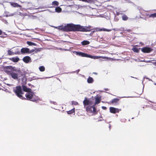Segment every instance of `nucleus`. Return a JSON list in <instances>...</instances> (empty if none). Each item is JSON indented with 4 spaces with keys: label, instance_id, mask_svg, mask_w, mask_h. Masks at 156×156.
Masks as SVG:
<instances>
[{
    "label": "nucleus",
    "instance_id": "nucleus-1",
    "mask_svg": "<svg viewBox=\"0 0 156 156\" xmlns=\"http://www.w3.org/2000/svg\"><path fill=\"white\" fill-rule=\"evenodd\" d=\"M3 68L7 75L11 76L14 79H17L23 75L21 70L15 67L11 66H4Z\"/></svg>",
    "mask_w": 156,
    "mask_h": 156
},
{
    "label": "nucleus",
    "instance_id": "nucleus-2",
    "mask_svg": "<svg viewBox=\"0 0 156 156\" xmlns=\"http://www.w3.org/2000/svg\"><path fill=\"white\" fill-rule=\"evenodd\" d=\"M65 26V31L87 32L91 30L90 27H83L80 25H75L73 23L67 24Z\"/></svg>",
    "mask_w": 156,
    "mask_h": 156
},
{
    "label": "nucleus",
    "instance_id": "nucleus-3",
    "mask_svg": "<svg viewBox=\"0 0 156 156\" xmlns=\"http://www.w3.org/2000/svg\"><path fill=\"white\" fill-rule=\"evenodd\" d=\"M26 99L33 102H37L40 100L38 96L35 95L33 92H29L25 94Z\"/></svg>",
    "mask_w": 156,
    "mask_h": 156
},
{
    "label": "nucleus",
    "instance_id": "nucleus-4",
    "mask_svg": "<svg viewBox=\"0 0 156 156\" xmlns=\"http://www.w3.org/2000/svg\"><path fill=\"white\" fill-rule=\"evenodd\" d=\"M13 92L15 93L16 96L20 98L23 100L26 99V98L23 97L22 95L23 94V92L21 86H16L15 89H14Z\"/></svg>",
    "mask_w": 156,
    "mask_h": 156
},
{
    "label": "nucleus",
    "instance_id": "nucleus-5",
    "mask_svg": "<svg viewBox=\"0 0 156 156\" xmlns=\"http://www.w3.org/2000/svg\"><path fill=\"white\" fill-rule=\"evenodd\" d=\"M76 53L77 55H78L83 57H86L94 59H97L101 57V56H92L90 55L87 54L86 53H83L82 52H76Z\"/></svg>",
    "mask_w": 156,
    "mask_h": 156
},
{
    "label": "nucleus",
    "instance_id": "nucleus-6",
    "mask_svg": "<svg viewBox=\"0 0 156 156\" xmlns=\"http://www.w3.org/2000/svg\"><path fill=\"white\" fill-rule=\"evenodd\" d=\"M110 112L112 113L115 114L116 113H119L121 111V109H119L117 108H115L113 107H110L109 108Z\"/></svg>",
    "mask_w": 156,
    "mask_h": 156
},
{
    "label": "nucleus",
    "instance_id": "nucleus-7",
    "mask_svg": "<svg viewBox=\"0 0 156 156\" xmlns=\"http://www.w3.org/2000/svg\"><path fill=\"white\" fill-rule=\"evenodd\" d=\"M152 49L150 48L144 47L141 49V51L144 53H149L152 51Z\"/></svg>",
    "mask_w": 156,
    "mask_h": 156
},
{
    "label": "nucleus",
    "instance_id": "nucleus-8",
    "mask_svg": "<svg viewBox=\"0 0 156 156\" xmlns=\"http://www.w3.org/2000/svg\"><path fill=\"white\" fill-rule=\"evenodd\" d=\"M23 61L26 63H28L29 62H31V59L30 57L29 56H26L24 57L23 59Z\"/></svg>",
    "mask_w": 156,
    "mask_h": 156
},
{
    "label": "nucleus",
    "instance_id": "nucleus-9",
    "mask_svg": "<svg viewBox=\"0 0 156 156\" xmlns=\"http://www.w3.org/2000/svg\"><path fill=\"white\" fill-rule=\"evenodd\" d=\"M83 104L84 106H85L88 105H91L92 103L91 101L87 99L86 98H85L83 101Z\"/></svg>",
    "mask_w": 156,
    "mask_h": 156
},
{
    "label": "nucleus",
    "instance_id": "nucleus-10",
    "mask_svg": "<svg viewBox=\"0 0 156 156\" xmlns=\"http://www.w3.org/2000/svg\"><path fill=\"white\" fill-rule=\"evenodd\" d=\"M29 49L27 48H23L21 50V52L22 54L29 53Z\"/></svg>",
    "mask_w": 156,
    "mask_h": 156
},
{
    "label": "nucleus",
    "instance_id": "nucleus-11",
    "mask_svg": "<svg viewBox=\"0 0 156 156\" xmlns=\"http://www.w3.org/2000/svg\"><path fill=\"white\" fill-rule=\"evenodd\" d=\"M9 59L14 62H17L20 60V59L18 57L10 58Z\"/></svg>",
    "mask_w": 156,
    "mask_h": 156
},
{
    "label": "nucleus",
    "instance_id": "nucleus-12",
    "mask_svg": "<svg viewBox=\"0 0 156 156\" xmlns=\"http://www.w3.org/2000/svg\"><path fill=\"white\" fill-rule=\"evenodd\" d=\"M119 101V99L116 98L112 99V100L110 101V103L111 104H116Z\"/></svg>",
    "mask_w": 156,
    "mask_h": 156
},
{
    "label": "nucleus",
    "instance_id": "nucleus-13",
    "mask_svg": "<svg viewBox=\"0 0 156 156\" xmlns=\"http://www.w3.org/2000/svg\"><path fill=\"white\" fill-rule=\"evenodd\" d=\"M7 54L8 55H11L15 54H20V52L19 51L18 52H16L15 53H14L12 51H11L10 50H8L7 51Z\"/></svg>",
    "mask_w": 156,
    "mask_h": 156
},
{
    "label": "nucleus",
    "instance_id": "nucleus-14",
    "mask_svg": "<svg viewBox=\"0 0 156 156\" xmlns=\"http://www.w3.org/2000/svg\"><path fill=\"white\" fill-rule=\"evenodd\" d=\"M10 4L11 6L14 7H21V6L20 5H19L16 3L11 2H10Z\"/></svg>",
    "mask_w": 156,
    "mask_h": 156
},
{
    "label": "nucleus",
    "instance_id": "nucleus-15",
    "mask_svg": "<svg viewBox=\"0 0 156 156\" xmlns=\"http://www.w3.org/2000/svg\"><path fill=\"white\" fill-rule=\"evenodd\" d=\"M92 108H93L92 106L89 105L86 107V110L87 112L90 113H92Z\"/></svg>",
    "mask_w": 156,
    "mask_h": 156
},
{
    "label": "nucleus",
    "instance_id": "nucleus-16",
    "mask_svg": "<svg viewBox=\"0 0 156 156\" xmlns=\"http://www.w3.org/2000/svg\"><path fill=\"white\" fill-rule=\"evenodd\" d=\"M23 90L25 92H30L31 89L30 88H28L27 86H22Z\"/></svg>",
    "mask_w": 156,
    "mask_h": 156
},
{
    "label": "nucleus",
    "instance_id": "nucleus-17",
    "mask_svg": "<svg viewBox=\"0 0 156 156\" xmlns=\"http://www.w3.org/2000/svg\"><path fill=\"white\" fill-rule=\"evenodd\" d=\"M101 100V99L100 97H98L96 98H95V105L99 103L100 102Z\"/></svg>",
    "mask_w": 156,
    "mask_h": 156
},
{
    "label": "nucleus",
    "instance_id": "nucleus-18",
    "mask_svg": "<svg viewBox=\"0 0 156 156\" xmlns=\"http://www.w3.org/2000/svg\"><path fill=\"white\" fill-rule=\"evenodd\" d=\"M94 81V80L93 78L90 76H89L87 79V82L89 83H93Z\"/></svg>",
    "mask_w": 156,
    "mask_h": 156
},
{
    "label": "nucleus",
    "instance_id": "nucleus-19",
    "mask_svg": "<svg viewBox=\"0 0 156 156\" xmlns=\"http://www.w3.org/2000/svg\"><path fill=\"white\" fill-rule=\"evenodd\" d=\"M81 43L84 46L89 44H90V42L87 41H83Z\"/></svg>",
    "mask_w": 156,
    "mask_h": 156
},
{
    "label": "nucleus",
    "instance_id": "nucleus-20",
    "mask_svg": "<svg viewBox=\"0 0 156 156\" xmlns=\"http://www.w3.org/2000/svg\"><path fill=\"white\" fill-rule=\"evenodd\" d=\"M62 10V8L59 7H57L55 9V12L58 13H59L61 12Z\"/></svg>",
    "mask_w": 156,
    "mask_h": 156
},
{
    "label": "nucleus",
    "instance_id": "nucleus-21",
    "mask_svg": "<svg viewBox=\"0 0 156 156\" xmlns=\"http://www.w3.org/2000/svg\"><path fill=\"white\" fill-rule=\"evenodd\" d=\"M140 48H137L134 47L132 49V50L135 52L138 53L139 52Z\"/></svg>",
    "mask_w": 156,
    "mask_h": 156
},
{
    "label": "nucleus",
    "instance_id": "nucleus-22",
    "mask_svg": "<svg viewBox=\"0 0 156 156\" xmlns=\"http://www.w3.org/2000/svg\"><path fill=\"white\" fill-rule=\"evenodd\" d=\"M27 44L30 46H32V45H34V46H36V44L33 42L29 41H27Z\"/></svg>",
    "mask_w": 156,
    "mask_h": 156
},
{
    "label": "nucleus",
    "instance_id": "nucleus-23",
    "mask_svg": "<svg viewBox=\"0 0 156 156\" xmlns=\"http://www.w3.org/2000/svg\"><path fill=\"white\" fill-rule=\"evenodd\" d=\"M67 112L68 114H71L75 112V108H73L71 110L67 111Z\"/></svg>",
    "mask_w": 156,
    "mask_h": 156
},
{
    "label": "nucleus",
    "instance_id": "nucleus-24",
    "mask_svg": "<svg viewBox=\"0 0 156 156\" xmlns=\"http://www.w3.org/2000/svg\"><path fill=\"white\" fill-rule=\"evenodd\" d=\"M122 20H123L126 21L128 19V17L125 14H124L122 16Z\"/></svg>",
    "mask_w": 156,
    "mask_h": 156
},
{
    "label": "nucleus",
    "instance_id": "nucleus-25",
    "mask_svg": "<svg viewBox=\"0 0 156 156\" xmlns=\"http://www.w3.org/2000/svg\"><path fill=\"white\" fill-rule=\"evenodd\" d=\"M40 71L41 72H44L45 70V67L43 66H41L39 67Z\"/></svg>",
    "mask_w": 156,
    "mask_h": 156
},
{
    "label": "nucleus",
    "instance_id": "nucleus-26",
    "mask_svg": "<svg viewBox=\"0 0 156 156\" xmlns=\"http://www.w3.org/2000/svg\"><path fill=\"white\" fill-rule=\"evenodd\" d=\"M52 5L57 6L59 5V3L57 1H54L52 2Z\"/></svg>",
    "mask_w": 156,
    "mask_h": 156
},
{
    "label": "nucleus",
    "instance_id": "nucleus-27",
    "mask_svg": "<svg viewBox=\"0 0 156 156\" xmlns=\"http://www.w3.org/2000/svg\"><path fill=\"white\" fill-rule=\"evenodd\" d=\"M65 26H59L58 27V29L59 30H62V31H65Z\"/></svg>",
    "mask_w": 156,
    "mask_h": 156
},
{
    "label": "nucleus",
    "instance_id": "nucleus-28",
    "mask_svg": "<svg viewBox=\"0 0 156 156\" xmlns=\"http://www.w3.org/2000/svg\"><path fill=\"white\" fill-rule=\"evenodd\" d=\"M149 17H152V18H156V13H154L153 14H151L149 16Z\"/></svg>",
    "mask_w": 156,
    "mask_h": 156
},
{
    "label": "nucleus",
    "instance_id": "nucleus-29",
    "mask_svg": "<svg viewBox=\"0 0 156 156\" xmlns=\"http://www.w3.org/2000/svg\"><path fill=\"white\" fill-rule=\"evenodd\" d=\"M92 107H93V108H92V113H94L95 112H96V109L95 107V105L92 106Z\"/></svg>",
    "mask_w": 156,
    "mask_h": 156
},
{
    "label": "nucleus",
    "instance_id": "nucleus-30",
    "mask_svg": "<svg viewBox=\"0 0 156 156\" xmlns=\"http://www.w3.org/2000/svg\"><path fill=\"white\" fill-rule=\"evenodd\" d=\"M72 104L73 105H77L78 104V102L74 101H72Z\"/></svg>",
    "mask_w": 156,
    "mask_h": 156
},
{
    "label": "nucleus",
    "instance_id": "nucleus-31",
    "mask_svg": "<svg viewBox=\"0 0 156 156\" xmlns=\"http://www.w3.org/2000/svg\"><path fill=\"white\" fill-rule=\"evenodd\" d=\"M126 31L127 32H130L132 31V30L130 29L127 30H126Z\"/></svg>",
    "mask_w": 156,
    "mask_h": 156
},
{
    "label": "nucleus",
    "instance_id": "nucleus-32",
    "mask_svg": "<svg viewBox=\"0 0 156 156\" xmlns=\"http://www.w3.org/2000/svg\"><path fill=\"white\" fill-rule=\"evenodd\" d=\"M2 33L3 32L1 30H0V35H2Z\"/></svg>",
    "mask_w": 156,
    "mask_h": 156
},
{
    "label": "nucleus",
    "instance_id": "nucleus-33",
    "mask_svg": "<svg viewBox=\"0 0 156 156\" xmlns=\"http://www.w3.org/2000/svg\"><path fill=\"white\" fill-rule=\"evenodd\" d=\"M102 108L103 109H106V107H105V106H102Z\"/></svg>",
    "mask_w": 156,
    "mask_h": 156
},
{
    "label": "nucleus",
    "instance_id": "nucleus-34",
    "mask_svg": "<svg viewBox=\"0 0 156 156\" xmlns=\"http://www.w3.org/2000/svg\"><path fill=\"white\" fill-rule=\"evenodd\" d=\"M152 63L154 65L156 66V61L154 62H153Z\"/></svg>",
    "mask_w": 156,
    "mask_h": 156
},
{
    "label": "nucleus",
    "instance_id": "nucleus-35",
    "mask_svg": "<svg viewBox=\"0 0 156 156\" xmlns=\"http://www.w3.org/2000/svg\"><path fill=\"white\" fill-rule=\"evenodd\" d=\"M107 31H110V30H107Z\"/></svg>",
    "mask_w": 156,
    "mask_h": 156
},
{
    "label": "nucleus",
    "instance_id": "nucleus-36",
    "mask_svg": "<svg viewBox=\"0 0 156 156\" xmlns=\"http://www.w3.org/2000/svg\"><path fill=\"white\" fill-rule=\"evenodd\" d=\"M32 52H33V51H34V50H32Z\"/></svg>",
    "mask_w": 156,
    "mask_h": 156
},
{
    "label": "nucleus",
    "instance_id": "nucleus-37",
    "mask_svg": "<svg viewBox=\"0 0 156 156\" xmlns=\"http://www.w3.org/2000/svg\"><path fill=\"white\" fill-rule=\"evenodd\" d=\"M37 51H39V50H37Z\"/></svg>",
    "mask_w": 156,
    "mask_h": 156
}]
</instances>
